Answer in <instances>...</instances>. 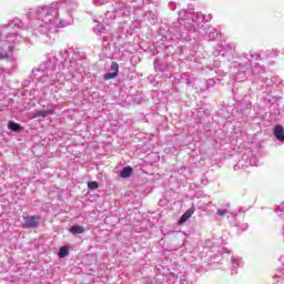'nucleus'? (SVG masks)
I'll return each instance as SVG.
<instances>
[{"instance_id": "0eeeda50", "label": "nucleus", "mask_w": 284, "mask_h": 284, "mask_svg": "<svg viewBox=\"0 0 284 284\" xmlns=\"http://www.w3.org/2000/svg\"><path fill=\"white\" fill-rule=\"evenodd\" d=\"M8 128L9 130H11L12 132H21V130H23V128L21 126V124L17 123V122H12L10 121L8 123Z\"/></svg>"}, {"instance_id": "9d476101", "label": "nucleus", "mask_w": 284, "mask_h": 284, "mask_svg": "<svg viewBox=\"0 0 284 284\" xmlns=\"http://www.w3.org/2000/svg\"><path fill=\"white\" fill-rule=\"evenodd\" d=\"M0 59L8 61V59H10V54H8V51H3V49H0Z\"/></svg>"}, {"instance_id": "6e6552de", "label": "nucleus", "mask_w": 284, "mask_h": 284, "mask_svg": "<svg viewBox=\"0 0 284 284\" xmlns=\"http://www.w3.org/2000/svg\"><path fill=\"white\" fill-rule=\"evenodd\" d=\"M69 232H71V234H83L85 229H83L81 225H73Z\"/></svg>"}, {"instance_id": "7ed1b4c3", "label": "nucleus", "mask_w": 284, "mask_h": 284, "mask_svg": "<svg viewBox=\"0 0 284 284\" xmlns=\"http://www.w3.org/2000/svg\"><path fill=\"white\" fill-rule=\"evenodd\" d=\"M274 136L277 139V141H284V130L281 124L275 125Z\"/></svg>"}, {"instance_id": "20e7f679", "label": "nucleus", "mask_w": 284, "mask_h": 284, "mask_svg": "<svg viewBox=\"0 0 284 284\" xmlns=\"http://www.w3.org/2000/svg\"><path fill=\"white\" fill-rule=\"evenodd\" d=\"M192 214H194V209H189L179 220V225H183L189 219H192Z\"/></svg>"}, {"instance_id": "9b49d317", "label": "nucleus", "mask_w": 284, "mask_h": 284, "mask_svg": "<svg viewBox=\"0 0 284 284\" xmlns=\"http://www.w3.org/2000/svg\"><path fill=\"white\" fill-rule=\"evenodd\" d=\"M89 190H99V183L97 181H92L88 183Z\"/></svg>"}, {"instance_id": "f03ea898", "label": "nucleus", "mask_w": 284, "mask_h": 284, "mask_svg": "<svg viewBox=\"0 0 284 284\" xmlns=\"http://www.w3.org/2000/svg\"><path fill=\"white\" fill-rule=\"evenodd\" d=\"M119 77V63H111V72L104 74V81H110L111 79H116Z\"/></svg>"}, {"instance_id": "423d86ee", "label": "nucleus", "mask_w": 284, "mask_h": 284, "mask_svg": "<svg viewBox=\"0 0 284 284\" xmlns=\"http://www.w3.org/2000/svg\"><path fill=\"white\" fill-rule=\"evenodd\" d=\"M50 114H54V110H42L34 113L33 119H39L42 116L45 119V116H50Z\"/></svg>"}, {"instance_id": "1a4fd4ad", "label": "nucleus", "mask_w": 284, "mask_h": 284, "mask_svg": "<svg viewBox=\"0 0 284 284\" xmlns=\"http://www.w3.org/2000/svg\"><path fill=\"white\" fill-rule=\"evenodd\" d=\"M68 247L67 246H62V247H60V251H59V253H58V256L60 257V258H65V256H68Z\"/></svg>"}, {"instance_id": "f257e3e1", "label": "nucleus", "mask_w": 284, "mask_h": 284, "mask_svg": "<svg viewBox=\"0 0 284 284\" xmlns=\"http://www.w3.org/2000/svg\"><path fill=\"white\" fill-rule=\"evenodd\" d=\"M40 221H41V216L39 215L26 216L24 224L22 225V227H28V229L39 227Z\"/></svg>"}, {"instance_id": "f8f14e48", "label": "nucleus", "mask_w": 284, "mask_h": 284, "mask_svg": "<svg viewBox=\"0 0 284 284\" xmlns=\"http://www.w3.org/2000/svg\"><path fill=\"white\" fill-rule=\"evenodd\" d=\"M225 214H227V210H217L219 216H225Z\"/></svg>"}, {"instance_id": "39448f33", "label": "nucleus", "mask_w": 284, "mask_h": 284, "mask_svg": "<svg viewBox=\"0 0 284 284\" xmlns=\"http://www.w3.org/2000/svg\"><path fill=\"white\" fill-rule=\"evenodd\" d=\"M132 172H134V170L132 169V166H125L122 169V171L120 172V178L121 179H130L132 176Z\"/></svg>"}]
</instances>
